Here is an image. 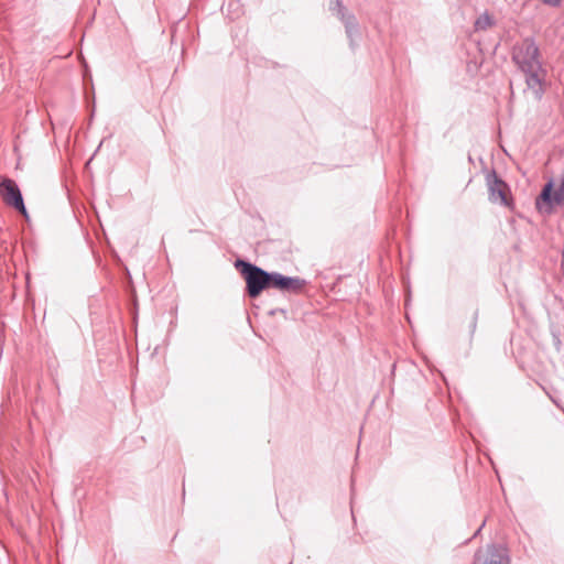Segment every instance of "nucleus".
Wrapping results in <instances>:
<instances>
[{
  "label": "nucleus",
  "mask_w": 564,
  "mask_h": 564,
  "mask_svg": "<svg viewBox=\"0 0 564 564\" xmlns=\"http://www.w3.org/2000/svg\"><path fill=\"white\" fill-rule=\"evenodd\" d=\"M513 59L525 76L528 88L535 98H541L545 72L539 61V48L531 40H524L514 48Z\"/></svg>",
  "instance_id": "f257e3e1"
},
{
  "label": "nucleus",
  "mask_w": 564,
  "mask_h": 564,
  "mask_svg": "<svg viewBox=\"0 0 564 564\" xmlns=\"http://www.w3.org/2000/svg\"><path fill=\"white\" fill-rule=\"evenodd\" d=\"M236 268L240 269L246 280L247 292L250 297L256 299L263 290L270 288V273L263 269L243 260H237Z\"/></svg>",
  "instance_id": "f03ea898"
},
{
  "label": "nucleus",
  "mask_w": 564,
  "mask_h": 564,
  "mask_svg": "<svg viewBox=\"0 0 564 564\" xmlns=\"http://www.w3.org/2000/svg\"><path fill=\"white\" fill-rule=\"evenodd\" d=\"M562 205H564V171L543 186L536 199L538 208L546 213H551L554 207Z\"/></svg>",
  "instance_id": "7ed1b4c3"
},
{
  "label": "nucleus",
  "mask_w": 564,
  "mask_h": 564,
  "mask_svg": "<svg viewBox=\"0 0 564 564\" xmlns=\"http://www.w3.org/2000/svg\"><path fill=\"white\" fill-rule=\"evenodd\" d=\"M0 194L7 205L12 206L28 218L21 191L13 180L6 176L0 177Z\"/></svg>",
  "instance_id": "20e7f679"
},
{
  "label": "nucleus",
  "mask_w": 564,
  "mask_h": 564,
  "mask_svg": "<svg viewBox=\"0 0 564 564\" xmlns=\"http://www.w3.org/2000/svg\"><path fill=\"white\" fill-rule=\"evenodd\" d=\"M329 10L344 23L350 46H354V37L359 33L358 23L355 17L346 11L339 0L330 1Z\"/></svg>",
  "instance_id": "39448f33"
},
{
  "label": "nucleus",
  "mask_w": 564,
  "mask_h": 564,
  "mask_svg": "<svg viewBox=\"0 0 564 564\" xmlns=\"http://www.w3.org/2000/svg\"><path fill=\"white\" fill-rule=\"evenodd\" d=\"M474 564H510V558L505 547L488 545L476 552Z\"/></svg>",
  "instance_id": "423d86ee"
},
{
  "label": "nucleus",
  "mask_w": 564,
  "mask_h": 564,
  "mask_svg": "<svg viewBox=\"0 0 564 564\" xmlns=\"http://www.w3.org/2000/svg\"><path fill=\"white\" fill-rule=\"evenodd\" d=\"M304 285V280L300 278L284 276L278 272L270 273V288H274L283 292H300Z\"/></svg>",
  "instance_id": "0eeeda50"
},
{
  "label": "nucleus",
  "mask_w": 564,
  "mask_h": 564,
  "mask_svg": "<svg viewBox=\"0 0 564 564\" xmlns=\"http://www.w3.org/2000/svg\"><path fill=\"white\" fill-rule=\"evenodd\" d=\"M488 185H489V199L492 203H499L501 205H507V196L506 188L507 185L497 178L496 174L488 176Z\"/></svg>",
  "instance_id": "6e6552de"
},
{
  "label": "nucleus",
  "mask_w": 564,
  "mask_h": 564,
  "mask_svg": "<svg viewBox=\"0 0 564 564\" xmlns=\"http://www.w3.org/2000/svg\"><path fill=\"white\" fill-rule=\"evenodd\" d=\"M492 25H494V19L487 12L482 13L481 15H479L477 18V20L475 21V30L476 31H484V30L489 29Z\"/></svg>",
  "instance_id": "1a4fd4ad"
},
{
  "label": "nucleus",
  "mask_w": 564,
  "mask_h": 564,
  "mask_svg": "<svg viewBox=\"0 0 564 564\" xmlns=\"http://www.w3.org/2000/svg\"><path fill=\"white\" fill-rule=\"evenodd\" d=\"M542 2L550 4V6H556L560 3V0H541Z\"/></svg>",
  "instance_id": "9d476101"
},
{
  "label": "nucleus",
  "mask_w": 564,
  "mask_h": 564,
  "mask_svg": "<svg viewBox=\"0 0 564 564\" xmlns=\"http://www.w3.org/2000/svg\"><path fill=\"white\" fill-rule=\"evenodd\" d=\"M482 527H485V523H481V527L478 528V532L482 530Z\"/></svg>",
  "instance_id": "9b49d317"
},
{
  "label": "nucleus",
  "mask_w": 564,
  "mask_h": 564,
  "mask_svg": "<svg viewBox=\"0 0 564 564\" xmlns=\"http://www.w3.org/2000/svg\"><path fill=\"white\" fill-rule=\"evenodd\" d=\"M482 527H485V523H481V527L478 528V532L482 530Z\"/></svg>",
  "instance_id": "f8f14e48"
},
{
  "label": "nucleus",
  "mask_w": 564,
  "mask_h": 564,
  "mask_svg": "<svg viewBox=\"0 0 564 564\" xmlns=\"http://www.w3.org/2000/svg\"><path fill=\"white\" fill-rule=\"evenodd\" d=\"M482 527H485V523H481V527L478 528V532L482 530Z\"/></svg>",
  "instance_id": "ddd939ff"
}]
</instances>
